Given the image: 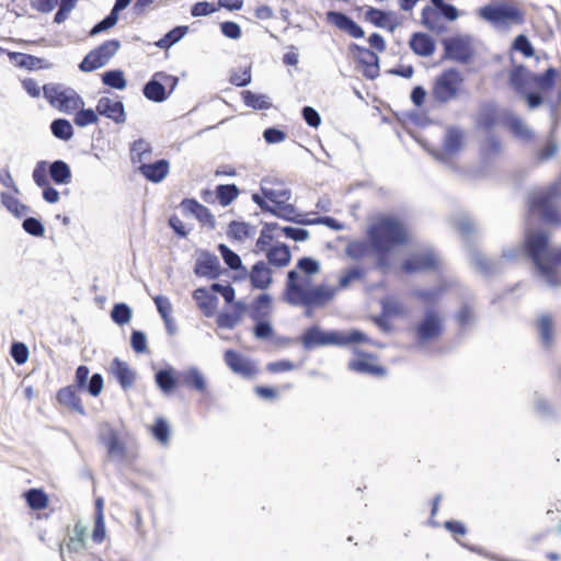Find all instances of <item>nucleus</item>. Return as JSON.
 <instances>
[{
    "mask_svg": "<svg viewBox=\"0 0 561 561\" xmlns=\"http://www.w3.org/2000/svg\"><path fill=\"white\" fill-rule=\"evenodd\" d=\"M337 289L324 284L310 286L308 278H300L297 270L287 273L283 301L293 307L305 308L307 318L313 316V309L323 308L335 297Z\"/></svg>",
    "mask_w": 561,
    "mask_h": 561,
    "instance_id": "obj_1",
    "label": "nucleus"
},
{
    "mask_svg": "<svg viewBox=\"0 0 561 561\" xmlns=\"http://www.w3.org/2000/svg\"><path fill=\"white\" fill-rule=\"evenodd\" d=\"M524 250L547 286L554 288L561 285L560 275L548 263V253L553 252L554 249L549 248V236L546 232H527L525 234Z\"/></svg>",
    "mask_w": 561,
    "mask_h": 561,
    "instance_id": "obj_2",
    "label": "nucleus"
},
{
    "mask_svg": "<svg viewBox=\"0 0 561 561\" xmlns=\"http://www.w3.org/2000/svg\"><path fill=\"white\" fill-rule=\"evenodd\" d=\"M368 238L374 250H391L407 243L404 226L393 217H382L368 229Z\"/></svg>",
    "mask_w": 561,
    "mask_h": 561,
    "instance_id": "obj_3",
    "label": "nucleus"
},
{
    "mask_svg": "<svg viewBox=\"0 0 561 561\" xmlns=\"http://www.w3.org/2000/svg\"><path fill=\"white\" fill-rule=\"evenodd\" d=\"M561 197V181L550 184L547 188L534 193L528 197V207L537 211L541 220L547 225H561V214L556 207V202Z\"/></svg>",
    "mask_w": 561,
    "mask_h": 561,
    "instance_id": "obj_4",
    "label": "nucleus"
},
{
    "mask_svg": "<svg viewBox=\"0 0 561 561\" xmlns=\"http://www.w3.org/2000/svg\"><path fill=\"white\" fill-rule=\"evenodd\" d=\"M463 85V77L456 68L444 70L436 77L431 95L439 105L447 104L458 99Z\"/></svg>",
    "mask_w": 561,
    "mask_h": 561,
    "instance_id": "obj_5",
    "label": "nucleus"
},
{
    "mask_svg": "<svg viewBox=\"0 0 561 561\" xmlns=\"http://www.w3.org/2000/svg\"><path fill=\"white\" fill-rule=\"evenodd\" d=\"M479 15L493 25H510L524 23L523 12L507 2H494L481 7Z\"/></svg>",
    "mask_w": 561,
    "mask_h": 561,
    "instance_id": "obj_6",
    "label": "nucleus"
},
{
    "mask_svg": "<svg viewBox=\"0 0 561 561\" xmlns=\"http://www.w3.org/2000/svg\"><path fill=\"white\" fill-rule=\"evenodd\" d=\"M45 99L61 112L71 113L84 105L83 99L71 88L58 84H45L43 87Z\"/></svg>",
    "mask_w": 561,
    "mask_h": 561,
    "instance_id": "obj_7",
    "label": "nucleus"
},
{
    "mask_svg": "<svg viewBox=\"0 0 561 561\" xmlns=\"http://www.w3.org/2000/svg\"><path fill=\"white\" fill-rule=\"evenodd\" d=\"M178 82L176 77L159 71L144 85L142 93L149 101L161 103L169 98Z\"/></svg>",
    "mask_w": 561,
    "mask_h": 561,
    "instance_id": "obj_8",
    "label": "nucleus"
},
{
    "mask_svg": "<svg viewBox=\"0 0 561 561\" xmlns=\"http://www.w3.org/2000/svg\"><path fill=\"white\" fill-rule=\"evenodd\" d=\"M121 47L118 39H108L91 50L79 64V69L83 72H91L103 66L117 53Z\"/></svg>",
    "mask_w": 561,
    "mask_h": 561,
    "instance_id": "obj_9",
    "label": "nucleus"
},
{
    "mask_svg": "<svg viewBox=\"0 0 561 561\" xmlns=\"http://www.w3.org/2000/svg\"><path fill=\"white\" fill-rule=\"evenodd\" d=\"M444 59L468 64L473 56L470 36H454L443 41Z\"/></svg>",
    "mask_w": 561,
    "mask_h": 561,
    "instance_id": "obj_10",
    "label": "nucleus"
},
{
    "mask_svg": "<svg viewBox=\"0 0 561 561\" xmlns=\"http://www.w3.org/2000/svg\"><path fill=\"white\" fill-rule=\"evenodd\" d=\"M443 319L434 309H426L424 318L415 327L417 343L424 344L438 337L443 332Z\"/></svg>",
    "mask_w": 561,
    "mask_h": 561,
    "instance_id": "obj_11",
    "label": "nucleus"
},
{
    "mask_svg": "<svg viewBox=\"0 0 561 561\" xmlns=\"http://www.w3.org/2000/svg\"><path fill=\"white\" fill-rule=\"evenodd\" d=\"M439 266V259L433 250H425L424 252L415 253L402 262V270L407 274L417 272L435 271Z\"/></svg>",
    "mask_w": 561,
    "mask_h": 561,
    "instance_id": "obj_12",
    "label": "nucleus"
},
{
    "mask_svg": "<svg viewBox=\"0 0 561 561\" xmlns=\"http://www.w3.org/2000/svg\"><path fill=\"white\" fill-rule=\"evenodd\" d=\"M350 50L355 60L364 67L363 76L366 79L374 80L379 76V57L375 51L357 44H351Z\"/></svg>",
    "mask_w": 561,
    "mask_h": 561,
    "instance_id": "obj_13",
    "label": "nucleus"
},
{
    "mask_svg": "<svg viewBox=\"0 0 561 561\" xmlns=\"http://www.w3.org/2000/svg\"><path fill=\"white\" fill-rule=\"evenodd\" d=\"M96 112L99 115L113 121L117 125L125 124L127 119L124 103L118 96H101L96 103Z\"/></svg>",
    "mask_w": 561,
    "mask_h": 561,
    "instance_id": "obj_14",
    "label": "nucleus"
},
{
    "mask_svg": "<svg viewBox=\"0 0 561 561\" xmlns=\"http://www.w3.org/2000/svg\"><path fill=\"white\" fill-rule=\"evenodd\" d=\"M339 342L337 331L325 332L318 325L308 328L301 335L302 346L308 351L318 346L336 345Z\"/></svg>",
    "mask_w": 561,
    "mask_h": 561,
    "instance_id": "obj_15",
    "label": "nucleus"
},
{
    "mask_svg": "<svg viewBox=\"0 0 561 561\" xmlns=\"http://www.w3.org/2000/svg\"><path fill=\"white\" fill-rule=\"evenodd\" d=\"M34 183L43 188V198L49 204H55L59 201V192L49 184L47 176V161L41 160L35 164L32 173Z\"/></svg>",
    "mask_w": 561,
    "mask_h": 561,
    "instance_id": "obj_16",
    "label": "nucleus"
},
{
    "mask_svg": "<svg viewBox=\"0 0 561 561\" xmlns=\"http://www.w3.org/2000/svg\"><path fill=\"white\" fill-rule=\"evenodd\" d=\"M181 209L186 215H193L201 224L214 229L216 220L210 210L194 198H185L181 202Z\"/></svg>",
    "mask_w": 561,
    "mask_h": 561,
    "instance_id": "obj_17",
    "label": "nucleus"
},
{
    "mask_svg": "<svg viewBox=\"0 0 561 561\" xmlns=\"http://www.w3.org/2000/svg\"><path fill=\"white\" fill-rule=\"evenodd\" d=\"M327 19L329 22L354 38H363L365 36V32L362 26L343 12L329 11L327 13Z\"/></svg>",
    "mask_w": 561,
    "mask_h": 561,
    "instance_id": "obj_18",
    "label": "nucleus"
},
{
    "mask_svg": "<svg viewBox=\"0 0 561 561\" xmlns=\"http://www.w3.org/2000/svg\"><path fill=\"white\" fill-rule=\"evenodd\" d=\"M463 140V131L460 127L449 126L446 129L444 141H443V152L435 153V157L438 160H443L444 156H453L460 151L462 147Z\"/></svg>",
    "mask_w": 561,
    "mask_h": 561,
    "instance_id": "obj_19",
    "label": "nucleus"
},
{
    "mask_svg": "<svg viewBox=\"0 0 561 561\" xmlns=\"http://www.w3.org/2000/svg\"><path fill=\"white\" fill-rule=\"evenodd\" d=\"M194 273L215 279L220 275V262L218 257L209 252H204L195 262Z\"/></svg>",
    "mask_w": 561,
    "mask_h": 561,
    "instance_id": "obj_20",
    "label": "nucleus"
},
{
    "mask_svg": "<svg viewBox=\"0 0 561 561\" xmlns=\"http://www.w3.org/2000/svg\"><path fill=\"white\" fill-rule=\"evenodd\" d=\"M225 362L232 371L245 378H251L256 373L253 364L233 350L225 352Z\"/></svg>",
    "mask_w": 561,
    "mask_h": 561,
    "instance_id": "obj_21",
    "label": "nucleus"
},
{
    "mask_svg": "<svg viewBox=\"0 0 561 561\" xmlns=\"http://www.w3.org/2000/svg\"><path fill=\"white\" fill-rule=\"evenodd\" d=\"M110 371L124 390L131 388L136 381V373L118 357L112 360Z\"/></svg>",
    "mask_w": 561,
    "mask_h": 561,
    "instance_id": "obj_22",
    "label": "nucleus"
},
{
    "mask_svg": "<svg viewBox=\"0 0 561 561\" xmlns=\"http://www.w3.org/2000/svg\"><path fill=\"white\" fill-rule=\"evenodd\" d=\"M470 264L484 276L495 275L502 271V261L491 260L474 250L470 252Z\"/></svg>",
    "mask_w": 561,
    "mask_h": 561,
    "instance_id": "obj_23",
    "label": "nucleus"
},
{
    "mask_svg": "<svg viewBox=\"0 0 561 561\" xmlns=\"http://www.w3.org/2000/svg\"><path fill=\"white\" fill-rule=\"evenodd\" d=\"M409 46L414 54L422 57L432 56L436 48V44L433 37L422 32L412 34L409 41Z\"/></svg>",
    "mask_w": 561,
    "mask_h": 561,
    "instance_id": "obj_24",
    "label": "nucleus"
},
{
    "mask_svg": "<svg viewBox=\"0 0 561 561\" xmlns=\"http://www.w3.org/2000/svg\"><path fill=\"white\" fill-rule=\"evenodd\" d=\"M249 278L251 286L256 289H266L273 282L272 271L264 261L253 264Z\"/></svg>",
    "mask_w": 561,
    "mask_h": 561,
    "instance_id": "obj_25",
    "label": "nucleus"
},
{
    "mask_svg": "<svg viewBox=\"0 0 561 561\" xmlns=\"http://www.w3.org/2000/svg\"><path fill=\"white\" fill-rule=\"evenodd\" d=\"M193 298L205 317L210 318L215 314L219 302L217 296L201 287L194 290Z\"/></svg>",
    "mask_w": 561,
    "mask_h": 561,
    "instance_id": "obj_26",
    "label": "nucleus"
},
{
    "mask_svg": "<svg viewBox=\"0 0 561 561\" xmlns=\"http://www.w3.org/2000/svg\"><path fill=\"white\" fill-rule=\"evenodd\" d=\"M169 167L168 160L160 159L152 163H141L139 171L148 181L159 183L168 175Z\"/></svg>",
    "mask_w": 561,
    "mask_h": 561,
    "instance_id": "obj_27",
    "label": "nucleus"
},
{
    "mask_svg": "<svg viewBox=\"0 0 561 561\" xmlns=\"http://www.w3.org/2000/svg\"><path fill=\"white\" fill-rule=\"evenodd\" d=\"M503 122L516 138L524 141H530L534 138V131L514 113H506Z\"/></svg>",
    "mask_w": 561,
    "mask_h": 561,
    "instance_id": "obj_28",
    "label": "nucleus"
},
{
    "mask_svg": "<svg viewBox=\"0 0 561 561\" xmlns=\"http://www.w3.org/2000/svg\"><path fill=\"white\" fill-rule=\"evenodd\" d=\"M178 378L182 385L197 392L203 393L207 389L206 379L196 367H191L187 370L180 371L178 374Z\"/></svg>",
    "mask_w": 561,
    "mask_h": 561,
    "instance_id": "obj_29",
    "label": "nucleus"
},
{
    "mask_svg": "<svg viewBox=\"0 0 561 561\" xmlns=\"http://www.w3.org/2000/svg\"><path fill=\"white\" fill-rule=\"evenodd\" d=\"M56 185H67L71 182V169L64 160H55L50 163L47 162V176Z\"/></svg>",
    "mask_w": 561,
    "mask_h": 561,
    "instance_id": "obj_30",
    "label": "nucleus"
},
{
    "mask_svg": "<svg viewBox=\"0 0 561 561\" xmlns=\"http://www.w3.org/2000/svg\"><path fill=\"white\" fill-rule=\"evenodd\" d=\"M100 440L107 448V456L111 458L123 459L125 457V446L119 440L117 433L110 428L100 436Z\"/></svg>",
    "mask_w": 561,
    "mask_h": 561,
    "instance_id": "obj_31",
    "label": "nucleus"
},
{
    "mask_svg": "<svg viewBox=\"0 0 561 561\" xmlns=\"http://www.w3.org/2000/svg\"><path fill=\"white\" fill-rule=\"evenodd\" d=\"M178 379L174 368L170 366L158 370L154 375L157 387L165 394L171 393L175 389Z\"/></svg>",
    "mask_w": 561,
    "mask_h": 561,
    "instance_id": "obj_32",
    "label": "nucleus"
},
{
    "mask_svg": "<svg viewBox=\"0 0 561 561\" xmlns=\"http://www.w3.org/2000/svg\"><path fill=\"white\" fill-rule=\"evenodd\" d=\"M266 257L271 265L284 267L289 264L291 254L288 245L278 243L267 250Z\"/></svg>",
    "mask_w": 561,
    "mask_h": 561,
    "instance_id": "obj_33",
    "label": "nucleus"
},
{
    "mask_svg": "<svg viewBox=\"0 0 561 561\" xmlns=\"http://www.w3.org/2000/svg\"><path fill=\"white\" fill-rule=\"evenodd\" d=\"M272 297L268 294L259 295L249 307V316L252 320L265 319L270 316Z\"/></svg>",
    "mask_w": 561,
    "mask_h": 561,
    "instance_id": "obj_34",
    "label": "nucleus"
},
{
    "mask_svg": "<svg viewBox=\"0 0 561 561\" xmlns=\"http://www.w3.org/2000/svg\"><path fill=\"white\" fill-rule=\"evenodd\" d=\"M57 400L59 403L67 405L71 410L78 412L81 415L85 414V410L82 405L81 399L76 393L73 387H66L58 391Z\"/></svg>",
    "mask_w": 561,
    "mask_h": 561,
    "instance_id": "obj_35",
    "label": "nucleus"
},
{
    "mask_svg": "<svg viewBox=\"0 0 561 561\" xmlns=\"http://www.w3.org/2000/svg\"><path fill=\"white\" fill-rule=\"evenodd\" d=\"M393 16L392 12L383 11L376 8H369L365 13V19L377 27H388L390 32H393L398 24L392 23L388 25L390 19Z\"/></svg>",
    "mask_w": 561,
    "mask_h": 561,
    "instance_id": "obj_36",
    "label": "nucleus"
},
{
    "mask_svg": "<svg viewBox=\"0 0 561 561\" xmlns=\"http://www.w3.org/2000/svg\"><path fill=\"white\" fill-rule=\"evenodd\" d=\"M348 369L373 376H383L386 374V369L382 366L371 364L366 358L352 359L348 363Z\"/></svg>",
    "mask_w": 561,
    "mask_h": 561,
    "instance_id": "obj_37",
    "label": "nucleus"
},
{
    "mask_svg": "<svg viewBox=\"0 0 561 561\" xmlns=\"http://www.w3.org/2000/svg\"><path fill=\"white\" fill-rule=\"evenodd\" d=\"M510 84L519 95L527 91L528 73L524 66H518L511 71Z\"/></svg>",
    "mask_w": 561,
    "mask_h": 561,
    "instance_id": "obj_38",
    "label": "nucleus"
},
{
    "mask_svg": "<svg viewBox=\"0 0 561 561\" xmlns=\"http://www.w3.org/2000/svg\"><path fill=\"white\" fill-rule=\"evenodd\" d=\"M51 134L60 140L68 141L73 137V127L66 118H56L50 123Z\"/></svg>",
    "mask_w": 561,
    "mask_h": 561,
    "instance_id": "obj_39",
    "label": "nucleus"
},
{
    "mask_svg": "<svg viewBox=\"0 0 561 561\" xmlns=\"http://www.w3.org/2000/svg\"><path fill=\"white\" fill-rule=\"evenodd\" d=\"M228 234L238 241H242L255 234V227L244 221L233 220L229 224Z\"/></svg>",
    "mask_w": 561,
    "mask_h": 561,
    "instance_id": "obj_40",
    "label": "nucleus"
},
{
    "mask_svg": "<svg viewBox=\"0 0 561 561\" xmlns=\"http://www.w3.org/2000/svg\"><path fill=\"white\" fill-rule=\"evenodd\" d=\"M10 60L18 67L34 70L42 67L43 59L24 53H9Z\"/></svg>",
    "mask_w": 561,
    "mask_h": 561,
    "instance_id": "obj_41",
    "label": "nucleus"
},
{
    "mask_svg": "<svg viewBox=\"0 0 561 561\" xmlns=\"http://www.w3.org/2000/svg\"><path fill=\"white\" fill-rule=\"evenodd\" d=\"M187 26H175L169 31L162 38L156 42V46L161 49H169L171 46L180 42L187 33Z\"/></svg>",
    "mask_w": 561,
    "mask_h": 561,
    "instance_id": "obj_42",
    "label": "nucleus"
},
{
    "mask_svg": "<svg viewBox=\"0 0 561 561\" xmlns=\"http://www.w3.org/2000/svg\"><path fill=\"white\" fill-rule=\"evenodd\" d=\"M218 251L226 263V265L231 270H242L244 274H248L247 268L242 265L241 257L234 251H232L229 247L224 243L218 245Z\"/></svg>",
    "mask_w": 561,
    "mask_h": 561,
    "instance_id": "obj_43",
    "label": "nucleus"
},
{
    "mask_svg": "<svg viewBox=\"0 0 561 561\" xmlns=\"http://www.w3.org/2000/svg\"><path fill=\"white\" fill-rule=\"evenodd\" d=\"M557 70L553 67H549L543 73L530 75V80L540 90H550L556 84Z\"/></svg>",
    "mask_w": 561,
    "mask_h": 561,
    "instance_id": "obj_44",
    "label": "nucleus"
},
{
    "mask_svg": "<svg viewBox=\"0 0 561 561\" xmlns=\"http://www.w3.org/2000/svg\"><path fill=\"white\" fill-rule=\"evenodd\" d=\"M239 195L236 184H220L216 187V197L224 207L230 205Z\"/></svg>",
    "mask_w": 561,
    "mask_h": 561,
    "instance_id": "obj_45",
    "label": "nucleus"
},
{
    "mask_svg": "<svg viewBox=\"0 0 561 561\" xmlns=\"http://www.w3.org/2000/svg\"><path fill=\"white\" fill-rule=\"evenodd\" d=\"M25 501L32 510H43L48 504L47 494L41 489H30L24 493Z\"/></svg>",
    "mask_w": 561,
    "mask_h": 561,
    "instance_id": "obj_46",
    "label": "nucleus"
},
{
    "mask_svg": "<svg viewBox=\"0 0 561 561\" xmlns=\"http://www.w3.org/2000/svg\"><path fill=\"white\" fill-rule=\"evenodd\" d=\"M73 533L75 535L67 542V548L71 552H78L84 548L87 528L78 522L75 525Z\"/></svg>",
    "mask_w": 561,
    "mask_h": 561,
    "instance_id": "obj_47",
    "label": "nucleus"
},
{
    "mask_svg": "<svg viewBox=\"0 0 561 561\" xmlns=\"http://www.w3.org/2000/svg\"><path fill=\"white\" fill-rule=\"evenodd\" d=\"M1 203L15 217H22L28 210L26 205L22 204L18 198L5 192L1 193Z\"/></svg>",
    "mask_w": 561,
    "mask_h": 561,
    "instance_id": "obj_48",
    "label": "nucleus"
},
{
    "mask_svg": "<svg viewBox=\"0 0 561 561\" xmlns=\"http://www.w3.org/2000/svg\"><path fill=\"white\" fill-rule=\"evenodd\" d=\"M102 82L116 90H124L127 85V81L122 70H107L102 75Z\"/></svg>",
    "mask_w": 561,
    "mask_h": 561,
    "instance_id": "obj_49",
    "label": "nucleus"
},
{
    "mask_svg": "<svg viewBox=\"0 0 561 561\" xmlns=\"http://www.w3.org/2000/svg\"><path fill=\"white\" fill-rule=\"evenodd\" d=\"M242 99L244 104L253 110H268L272 106L265 95L249 90L242 92Z\"/></svg>",
    "mask_w": 561,
    "mask_h": 561,
    "instance_id": "obj_50",
    "label": "nucleus"
},
{
    "mask_svg": "<svg viewBox=\"0 0 561 561\" xmlns=\"http://www.w3.org/2000/svg\"><path fill=\"white\" fill-rule=\"evenodd\" d=\"M272 215L282 218L287 221H293L300 225H310L308 220H304L301 218H298L296 216V208L291 204L284 203L277 207H275V213H272Z\"/></svg>",
    "mask_w": 561,
    "mask_h": 561,
    "instance_id": "obj_51",
    "label": "nucleus"
},
{
    "mask_svg": "<svg viewBox=\"0 0 561 561\" xmlns=\"http://www.w3.org/2000/svg\"><path fill=\"white\" fill-rule=\"evenodd\" d=\"M131 308L125 302H118L113 306L111 318L118 325L127 324L131 319Z\"/></svg>",
    "mask_w": 561,
    "mask_h": 561,
    "instance_id": "obj_52",
    "label": "nucleus"
},
{
    "mask_svg": "<svg viewBox=\"0 0 561 561\" xmlns=\"http://www.w3.org/2000/svg\"><path fill=\"white\" fill-rule=\"evenodd\" d=\"M445 293L443 286H438L432 289H415L412 295L427 305H435Z\"/></svg>",
    "mask_w": 561,
    "mask_h": 561,
    "instance_id": "obj_53",
    "label": "nucleus"
},
{
    "mask_svg": "<svg viewBox=\"0 0 561 561\" xmlns=\"http://www.w3.org/2000/svg\"><path fill=\"white\" fill-rule=\"evenodd\" d=\"M538 329L541 343L549 346L552 343V319L549 314H541L538 320Z\"/></svg>",
    "mask_w": 561,
    "mask_h": 561,
    "instance_id": "obj_54",
    "label": "nucleus"
},
{
    "mask_svg": "<svg viewBox=\"0 0 561 561\" xmlns=\"http://www.w3.org/2000/svg\"><path fill=\"white\" fill-rule=\"evenodd\" d=\"M365 276V271L359 266H354L352 268H348L344 271V273L340 276L339 279V287H335L339 289H345L347 288L353 282L359 280Z\"/></svg>",
    "mask_w": 561,
    "mask_h": 561,
    "instance_id": "obj_55",
    "label": "nucleus"
},
{
    "mask_svg": "<svg viewBox=\"0 0 561 561\" xmlns=\"http://www.w3.org/2000/svg\"><path fill=\"white\" fill-rule=\"evenodd\" d=\"M96 110L92 108H78V112L75 115L73 122L79 127H87L91 124H95L99 122Z\"/></svg>",
    "mask_w": 561,
    "mask_h": 561,
    "instance_id": "obj_56",
    "label": "nucleus"
},
{
    "mask_svg": "<svg viewBox=\"0 0 561 561\" xmlns=\"http://www.w3.org/2000/svg\"><path fill=\"white\" fill-rule=\"evenodd\" d=\"M262 193L266 199H268L275 204L274 207H277L284 203H287L291 197V192H290V190H287V188L273 190V188L262 187Z\"/></svg>",
    "mask_w": 561,
    "mask_h": 561,
    "instance_id": "obj_57",
    "label": "nucleus"
},
{
    "mask_svg": "<svg viewBox=\"0 0 561 561\" xmlns=\"http://www.w3.org/2000/svg\"><path fill=\"white\" fill-rule=\"evenodd\" d=\"M345 253L353 260H359L369 253V244L365 241H351L346 245Z\"/></svg>",
    "mask_w": 561,
    "mask_h": 561,
    "instance_id": "obj_58",
    "label": "nucleus"
},
{
    "mask_svg": "<svg viewBox=\"0 0 561 561\" xmlns=\"http://www.w3.org/2000/svg\"><path fill=\"white\" fill-rule=\"evenodd\" d=\"M153 437L161 444H165L170 437V426L163 417H158L152 426Z\"/></svg>",
    "mask_w": 561,
    "mask_h": 561,
    "instance_id": "obj_59",
    "label": "nucleus"
},
{
    "mask_svg": "<svg viewBox=\"0 0 561 561\" xmlns=\"http://www.w3.org/2000/svg\"><path fill=\"white\" fill-rule=\"evenodd\" d=\"M297 268L305 273L306 276L304 278H308L311 282L310 276L319 273L320 264L312 257L304 256L298 260Z\"/></svg>",
    "mask_w": 561,
    "mask_h": 561,
    "instance_id": "obj_60",
    "label": "nucleus"
},
{
    "mask_svg": "<svg viewBox=\"0 0 561 561\" xmlns=\"http://www.w3.org/2000/svg\"><path fill=\"white\" fill-rule=\"evenodd\" d=\"M337 341L340 342L336 345L342 346L351 343L367 342L368 339L364 332L352 330L347 334L337 331Z\"/></svg>",
    "mask_w": 561,
    "mask_h": 561,
    "instance_id": "obj_61",
    "label": "nucleus"
},
{
    "mask_svg": "<svg viewBox=\"0 0 561 561\" xmlns=\"http://www.w3.org/2000/svg\"><path fill=\"white\" fill-rule=\"evenodd\" d=\"M130 152H131V160L134 162H136V159L138 162H141L146 154H150L151 147L144 139H138L133 142Z\"/></svg>",
    "mask_w": 561,
    "mask_h": 561,
    "instance_id": "obj_62",
    "label": "nucleus"
},
{
    "mask_svg": "<svg viewBox=\"0 0 561 561\" xmlns=\"http://www.w3.org/2000/svg\"><path fill=\"white\" fill-rule=\"evenodd\" d=\"M22 227L25 232L33 237H43L45 232L42 221L35 217H26L22 222Z\"/></svg>",
    "mask_w": 561,
    "mask_h": 561,
    "instance_id": "obj_63",
    "label": "nucleus"
},
{
    "mask_svg": "<svg viewBox=\"0 0 561 561\" xmlns=\"http://www.w3.org/2000/svg\"><path fill=\"white\" fill-rule=\"evenodd\" d=\"M512 47L513 49L520 51L525 57H533L535 55V49L530 41L524 34H519L515 37Z\"/></svg>",
    "mask_w": 561,
    "mask_h": 561,
    "instance_id": "obj_64",
    "label": "nucleus"
}]
</instances>
